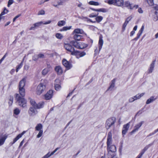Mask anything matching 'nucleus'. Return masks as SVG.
<instances>
[{
    "label": "nucleus",
    "mask_w": 158,
    "mask_h": 158,
    "mask_svg": "<svg viewBox=\"0 0 158 158\" xmlns=\"http://www.w3.org/2000/svg\"><path fill=\"white\" fill-rule=\"evenodd\" d=\"M19 91L22 97H21L19 94H16V100L19 106L23 107H25L26 106L27 102L24 98H23L25 95V89L24 88H19Z\"/></svg>",
    "instance_id": "1"
},
{
    "label": "nucleus",
    "mask_w": 158,
    "mask_h": 158,
    "mask_svg": "<svg viewBox=\"0 0 158 158\" xmlns=\"http://www.w3.org/2000/svg\"><path fill=\"white\" fill-rule=\"evenodd\" d=\"M116 121V118L112 117L108 119L105 123V127L106 129H109L112 126L114 125Z\"/></svg>",
    "instance_id": "2"
},
{
    "label": "nucleus",
    "mask_w": 158,
    "mask_h": 158,
    "mask_svg": "<svg viewBox=\"0 0 158 158\" xmlns=\"http://www.w3.org/2000/svg\"><path fill=\"white\" fill-rule=\"evenodd\" d=\"M46 89V85L42 83H40L37 86L36 93L37 95H40Z\"/></svg>",
    "instance_id": "3"
},
{
    "label": "nucleus",
    "mask_w": 158,
    "mask_h": 158,
    "mask_svg": "<svg viewBox=\"0 0 158 158\" xmlns=\"http://www.w3.org/2000/svg\"><path fill=\"white\" fill-rule=\"evenodd\" d=\"M29 100L32 106L31 107L36 108L37 109H40L43 107L44 104L43 102H41L37 104L34 100L31 99H30Z\"/></svg>",
    "instance_id": "4"
},
{
    "label": "nucleus",
    "mask_w": 158,
    "mask_h": 158,
    "mask_svg": "<svg viewBox=\"0 0 158 158\" xmlns=\"http://www.w3.org/2000/svg\"><path fill=\"white\" fill-rule=\"evenodd\" d=\"M152 15L154 21H156L158 20V6L154 7L152 11Z\"/></svg>",
    "instance_id": "5"
},
{
    "label": "nucleus",
    "mask_w": 158,
    "mask_h": 158,
    "mask_svg": "<svg viewBox=\"0 0 158 158\" xmlns=\"http://www.w3.org/2000/svg\"><path fill=\"white\" fill-rule=\"evenodd\" d=\"M36 108L33 107H30L28 111V113L30 116H33L36 114L38 113L36 110Z\"/></svg>",
    "instance_id": "6"
},
{
    "label": "nucleus",
    "mask_w": 158,
    "mask_h": 158,
    "mask_svg": "<svg viewBox=\"0 0 158 158\" xmlns=\"http://www.w3.org/2000/svg\"><path fill=\"white\" fill-rule=\"evenodd\" d=\"M85 54L86 53L85 52H80L75 50L73 53H72V55L75 56L76 58L78 59L84 56Z\"/></svg>",
    "instance_id": "7"
},
{
    "label": "nucleus",
    "mask_w": 158,
    "mask_h": 158,
    "mask_svg": "<svg viewBox=\"0 0 158 158\" xmlns=\"http://www.w3.org/2000/svg\"><path fill=\"white\" fill-rule=\"evenodd\" d=\"M64 47L66 50L71 53V55H72V53H73L75 51L74 48L68 44H64Z\"/></svg>",
    "instance_id": "8"
},
{
    "label": "nucleus",
    "mask_w": 158,
    "mask_h": 158,
    "mask_svg": "<svg viewBox=\"0 0 158 158\" xmlns=\"http://www.w3.org/2000/svg\"><path fill=\"white\" fill-rule=\"evenodd\" d=\"M112 132L110 131L108 133L107 138V147L110 145H112Z\"/></svg>",
    "instance_id": "9"
},
{
    "label": "nucleus",
    "mask_w": 158,
    "mask_h": 158,
    "mask_svg": "<svg viewBox=\"0 0 158 158\" xmlns=\"http://www.w3.org/2000/svg\"><path fill=\"white\" fill-rule=\"evenodd\" d=\"M152 144L153 143H151L145 146L144 148L141 150V152L137 156V158H141L145 152L150 146L152 145Z\"/></svg>",
    "instance_id": "10"
},
{
    "label": "nucleus",
    "mask_w": 158,
    "mask_h": 158,
    "mask_svg": "<svg viewBox=\"0 0 158 158\" xmlns=\"http://www.w3.org/2000/svg\"><path fill=\"white\" fill-rule=\"evenodd\" d=\"M62 63L67 69H70L72 67V64L65 59H63V60Z\"/></svg>",
    "instance_id": "11"
},
{
    "label": "nucleus",
    "mask_w": 158,
    "mask_h": 158,
    "mask_svg": "<svg viewBox=\"0 0 158 158\" xmlns=\"http://www.w3.org/2000/svg\"><path fill=\"white\" fill-rule=\"evenodd\" d=\"M53 91L50 90H49L45 95V98L46 100L50 99L53 95Z\"/></svg>",
    "instance_id": "12"
},
{
    "label": "nucleus",
    "mask_w": 158,
    "mask_h": 158,
    "mask_svg": "<svg viewBox=\"0 0 158 158\" xmlns=\"http://www.w3.org/2000/svg\"><path fill=\"white\" fill-rule=\"evenodd\" d=\"M144 123L143 121H142L137 124L134 127V129L132 131L131 133H133L138 131L139 128Z\"/></svg>",
    "instance_id": "13"
},
{
    "label": "nucleus",
    "mask_w": 158,
    "mask_h": 158,
    "mask_svg": "<svg viewBox=\"0 0 158 158\" xmlns=\"http://www.w3.org/2000/svg\"><path fill=\"white\" fill-rule=\"evenodd\" d=\"M7 137V135L6 134L2 135L0 136V146L2 145Z\"/></svg>",
    "instance_id": "14"
},
{
    "label": "nucleus",
    "mask_w": 158,
    "mask_h": 158,
    "mask_svg": "<svg viewBox=\"0 0 158 158\" xmlns=\"http://www.w3.org/2000/svg\"><path fill=\"white\" fill-rule=\"evenodd\" d=\"M25 131H23L22 132L21 134H19L13 140V142H11L10 143V144L11 145H12L13 144H14L17 140H18L25 133Z\"/></svg>",
    "instance_id": "15"
},
{
    "label": "nucleus",
    "mask_w": 158,
    "mask_h": 158,
    "mask_svg": "<svg viewBox=\"0 0 158 158\" xmlns=\"http://www.w3.org/2000/svg\"><path fill=\"white\" fill-rule=\"evenodd\" d=\"M60 82V80L56 79L55 80V89L56 90H59L61 88V86L59 83Z\"/></svg>",
    "instance_id": "16"
},
{
    "label": "nucleus",
    "mask_w": 158,
    "mask_h": 158,
    "mask_svg": "<svg viewBox=\"0 0 158 158\" xmlns=\"http://www.w3.org/2000/svg\"><path fill=\"white\" fill-rule=\"evenodd\" d=\"M51 22V20H48L46 22L44 23L43 22L41 21L36 23H34L33 25H35L36 27H38L40 26L42 24H44V25L48 24L50 23Z\"/></svg>",
    "instance_id": "17"
},
{
    "label": "nucleus",
    "mask_w": 158,
    "mask_h": 158,
    "mask_svg": "<svg viewBox=\"0 0 158 158\" xmlns=\"http://www.w3.org/2000/svg\"><path fill=\"white\" fill-rule=\"evenodd\" d=\"M26 81V78H23L19 83V88H24Z\"/></svg>",
    "instance_id": "18"
},
{
    "label": "nucleus",
    "mask_w": 158,
    "mask_h": 158,
    "mask_svg": "<svg viewBox=\"0 0 158 158\" xmlns=\"http://www.w3.org/2000/svg\"><path fill=\"white\" fill-rule=\"evenodd\" d=\"M103 44V41L102 39V36L99 37V40L98 42V48L99 51L100 52L101 50L102 46Z\"/></svg>",
    "instance_id": "19"
},
{
    "label": "nucleus",
    "mask_w": 158,
    "mask_h": 158,
    "mask_svg": "<svg viewBox=\"0 0 158 158\" xmlns=\"http://www.w3.org/2000/svg\"><path fill=\"white\" fill-rule=\"evenodd\" d=\"M52 69V68L50 66H48V67L44 69L42 72V75L45 76L47 74V73L50 71Z\"/></svg>",
    "instance_id": "20"
},
{
    "label": "nucleus",
    "mask_w": 158,
    "mask_h": 158,
    "mask_svg": "<svg viewBox=\"0 0 158 158\" xmlns=\"http://www.w3.org/2000/svg\"><path fill=\"white\" fill-rule=\"evenodd\" d=\"M55 70L59 75H61L63 72L62 68L60 66H56L55 68Z\"/></svg>",
    "instance_id": "21"
},
{
    "label": "nucleus",
    "mask_w": 158,
    "mask_h": 158,
    "mask_svg": "<svg viewBox=\"0 0 158 158\" xmlns=\"http://www.w3.org/2000/svg\"><path fill=\"white\" fill-rule=\"evenodd\" d=\"M108 150L110 152H115L116 151V147L114 145H110L109 147H107Z\"/></svg>",
    "instance_id": "22"
},
{
    "label": "nucleus",
    "mask_w": 158,
    "mask_h": 158,
    "mask_svg": "<svg viewBox=\"0 0 158 158\" xmlns=\"http://www.w3.org/2000/svg\"><path fill=\"white\" fill-rule=\"evenodd\" d=\"M155 62V60L153 61L151 64L149 69H148V73H151L152 72V71L153 70L154 68Z\"/></svg>",
    "instance_id": "23"
},
{
    "label": "nucleus",
    "mask_w": 158,
    "mask_h": 158,
    "mask_svg": "<svg viewBox=\"0 0 158 158\" xmlns=\"http://www.w3.org/2000/svg\"><path fill=\"white\" fill-rule=\"evenodd\" d=\"M124 6L127 7L128 9L131 10L133 9V6L129 1H126L124 2Z\"/></svg>",
    "instance_id": "24"
},
{
    "label": "nucleus",
    "mask_w": 158,
    "mask_h": 158,
    "mask_svg": "<svg viewBox=\"0 0 158 158\" xmlns=\"http://www.w3.org/2000/svg\"><path fill=\"white\" fill-rule=\"evenodd\" d=\"M83 32V31L80 29H75L73 32V34H81Z\"/></svg>",
    "instance_id": "25"
},
{
    "label": "nucleus",
    "mask_w": 158,
    "mask_h": 158,
    "mask_svg": "<svg viewBox=\"0 0 158 158\" xmlns=\"http://www.w3.org/2000/svg\"><path fill=\"white\" fill-rule=\"evenodd\" d=\"M73 39L76 40H80L83 37L80 34H73Z\"/></svg>",
    "instance_id": "26"
},
{
    "label": "nucleus",
    "mask_w": 158,
    "mask_h": 158,
    "mask_svg": "<svg viewBox=\"0 0 158 158\" xmlns=\"http://www.w3.org/2000/svg\"><path fill=\"white\" fill-rule=\"evenodd\" d=\"M124 5L123 0H116L115 6H122Z\"/></svg>",
    "instance_id": "27"
},
{
    "label": "nucleus",
    "mask_w": 158,
    "mask_h": 158,
    "mask_svg": "<svg viewBox=\"0 0 158 158\" xmlns=\"http://www.w3.org/2000/svg\"><path fill=\"white\" fill-rule=\"evenodd\" d=\"M115 79H113L111 81V84L109 87L108 89L107 90H109L111 89V90H112L113 88L115 86Z\"/></svg>",
    "instance_id": "28"
},
{
    "label": "nucleus",
    "mask_w": 158,
    "mask_h": 158,
    "mask_svg": "<svg viewBox=\"0 0 158 158\" xmlns=\"http://www.w3.org/2000/svg\"><path fill=\"white\" fill-rule=\"evenodd\" d=\"M156 99V98H155L154 96H151L150 98L147 100L146 104H149L151 102H152Z\"/></svg>",
    "instance_id": "29"
},
{
    "label": "nucleus",
    "mask_w": 158,
    "mask_h": 158,
    "mask_svg": "<svg viewBox=\"0 0 158 158\" xmlns=\"http://www.w3.org/2000/svg\"><path fill=\"white\" fill-rule=\"evenodd\" d=\"M79 49H83L86 48L87 45L86 44L83 42H79Z\"/></svg>",
    "instance_id": "30"
},
{
    "label": "nucleus",
    "mask_w": 158,
    "mask_h": 158,
    "mask_svg": "<svg viewBox=\"0 0 158 158\" xmlns=\"http://www.w3.org/2000/svg\"><path fill=\"white\" fill-rule=\"evenodd\" d=\"M144 28V26L143 25L140 29L138 33L137 34V36H138V37H140V36L142 35Z\"/></svg>",
    "instance_id": "31"
},
{
    "label": "nucleus",
    "mask_w": 158,
    "mask_h": 158,
    "mask_svg": "<svg viewBox=\"0 0 158 158\" xmlns=\"http://www.w3.org/2000/svg\"><path fill=\"white\" fill-rule=\"evenodd\" d=\"M70 44L71 45H73L75 48H78L79 42H77L75 41H72L70 42Z\"/></svg>",
    "instance_id": "32"
},
{
    "label": "nucleus",
    "mask_w": 158,
    "mask_h": 158,
    "mask_svg": "<svg viewBox=\"0 0 158 158\" xmlns=\"http://www.w3.org/2000/svg\"><path fill=\"white\" fill-rule=\"evenodd\" d=\"M72 27V26H70L69 27L65 26L63 27L62 28L60 29V31H66L71 29Z\"/></svg>",
    "instance_id": "33"
},
{
    "label": "nucleus",
    "mask_w": 158,
    "mask_h": 158,
    "mask_svg": "<svg viewBox=\"0 0 158 158\" xmlns=\"http://www.w3.org/2000/svg\"><path fill=\"white\" fill-rule=\"evenodd\" d=\"M66 24V22L64 20H60L57 23L58 26L61 27L64 25Z\"/></svg>",
    "instance_id": "34"
},
{
    "label": "nucleus",
    "mask_w": 158,
    "mask_h": 158,
    "mask_svg": "<svg viewBox=\"0 0 158 158\" xmlns=\"http://www.w3.org/2000/svg\"><path fill=\"white\" fill-rule=\"evenodd\" d=\"M55 36L57 39L60 40H61L64 38V36L62 34L59 33H57L56 34Z\"/></svg>",
    "instance_id": "35"
},
{
    "label": "nucleus",
    "mask_w": 158,
    "mask_h": 158,
    "mask_svg": "<svg viewBox=\"0 0 158 158\" xmlns=\"http://www.w3.org/2000/svg\"><path fill=\"white\" fill-rule=\"evenodd\" d=\"M42 127L43 126L41 124H38L35 127V130L38 131H40V130H42Z\"/></svg>",
    "instance_id": "36"
},
{
    "label": "nucleus",
    "mask_w": 158,
    "mask_h": 158,
    "mask_svg": "<svg viewBox=\"0 0 158 158\" xmlns=\"http://www.w3.org/2000/svg\"><path fill=\"white\" fill-rule=\"evenodd\" d=\"M116 0H107V2L109 4H113L115 6Z\"/></svg>",
    "instance_id": "37"
},
{
    "label": "nucleus",
    "mask_w": 158,
    "mask_h": 158,
    "mask_svg": "<svg viewBox=\"0 0 158 158\" xmlns=\"http://www.w3.org/2000/svg\"><path fill=\"white\" fill-rule=\"evenodd\" d=\"M144 95V93H142L140 94H138L134 96V98L135 100L140 98L141 97L143 96Z\"/></svg>",
    "instance_id": "38"
},
{
    "label": "nucleus",
    "mask_w": 158,
    "mask_h": 158,
    "mask_svg": "<svg viewBox=\"0 0 158 158\" xmlns=\"http://www.w3.org/2000/svg\"><path fill=\"white\" fill-rule=\"evenodd\" d=\"M89 4L90 5L94 6H98L99 5V3L98 2H96L94 1H90L89 2Z\"/></svg>",
    "instance_id": "39"
},
{
    "label": "nucleus",
    "mask_w": 158,
    "mask_h": 158,
    "mask_svg": "<svg viewBox=\"0 0 158 158\" xmlns=\"http://www.w3.org/2000/svg\"><path fill=\"white\" fill-rule=\"evenodd\" d=\"M23 65V61H22L20 64L17 65L16 67V71L17 72H18L19 70L20 69Z\"/></svg>",
    "instance_id": "40"
},
{
    "label": "nucleus",
    "mask_w": 158,
    "mask_h": 158,
    "mask_svg": "<svg viewBox=\"0 0 158 158\" xmlns=\"http://www.w3.org/2000/svg\"><path fill=\"white\" fill-rule=\"evenodd\" d=\"M147 3L150 6H152L154 4V0H145Z\"/></svg>",
    "instance_id": "41"
},
{
    "label": "nucleus",
    "mask_w": 158,
    "mask_h": 158,
    "mask_svg": "<svg viewBox=\"0 0 158 158\" xmlns=\"http://www.w3.org/2000/svg\"><path fill=\"white\" fill-rule=\"evenodd\" d=\"M96 17V20L98 23L100 22L103 19V17L102 16H99Z\"/></svg>",
    "instance_id": "42"
},
{
    "label": "nucleus",
    "mask_w": 158,
    "mask_h": 158,
    "mask_svg": "<svg viewBox=\"0 0 158 158\" xmlns=\"http://www.w3.org/2000/svg\"><path fill=\"white\" fill-rule=\"evenodd\" d=\"M13 97L12 96H10L9 98V100L8 101V104L9 106H10L12 105L13 102Z\"/></svg>",
    "instance_id": "43"
},
{
    "label": "nucleus",
    "mask_w": 158,
    "mask_h": 158,
    "mask_svg": "<svg viewBox=\"0 0 158 158\" xmlns=\"http://www.w3.org/2000/svg\"><path fill=\"white\" fill-rule=\"evenodd\" d=\"M130 126V123H128L127 124L124 125L123 128L127 131L128 130Z\"/></svg>",
    "instance_id": "44"
},
{
    "label": "nucleus",
    "mask_w": 158,
    "mask_h": 158,
    "mask_svg": "<svg viewBox=\"0 0 158 158\" xmlns=\"http://www.w3.org/2000/svg\"><path fill=\"white\" fill-rule=\"evenodd\" d=\"M20 110L18 108H16L14 110V113L16 115L19 114L20 112Z\"/></svg>",
    "instance_id": "45"
},
{
    "label": "nucleus",
    "mask_w": 158,
    "mask_h": 158,
    "mask_svg": "<svg viewBox=\"0 0 158 158\" xmlns=\"http://www.w3.org/2000/svg\"><path fill=\"white\" fill-rule=\"evenodd\" d=\"M8 12V10L6 9L5 8L3 11L0 14V15L2 16L4 14H6Z\"/></svg>",
    "instance_id": "46"
},
{
    "label": "nucleus",
    "mask_w": 158,
    "mask_h": 158,
    "mask_svg": "<svg viewBox=\"0 0 158 158\" xmlns=\"http://www.w3.org/2000/svg\"><path fill=\"white\" fill-rule=\"evenodd\" d=\"M59 149V148H56L55 149L54 151H53L50 154H49H49L48 155L50 157L52 155H53Z\"/></svg>",
    "instance_id": "47"
},
{
    "label": "nucleus",
    "mask_w": 158,
    "mask_h": 158,
    "mask_svg": "<svg viewBox=\"0 0 158 158\" xmlns=\"http://www.w3.org/2000/svg\"><path fill=\"white\" fill-rule=\"evenodd\" d=\"M97 11L98 12H105L106 11V10L104 8H101L99 9H98V10H97Z\"/></svg>",
    "instance_id": "48"
},
{
    "label": "nucleus",
    "mask_w": 158,
    "mask_h": 158,
    "mask_svg": "<svg viewBox=\"0 0 158 158\" xmlns=\"http://www.w3.org/2000/svg\"><path fill=\"white\" fill-rule=\"evenodd\" d=\"M158 131V130H157V129L155 130L153 132L150 133L147 136V137H148L154 135V134H155Z\"/></svg>",
    "instance_id": "49"
},
{
    "label": "nucleus",
    "mask_w": 158,
    "mask_h": 158,
    "mask_svg": "<svg viewBox=\"0 0 158 158\" xmlns=\"http://www.w3.org/2000/svg\"><path fill=\"white\" fill-rule=\"evenodd\" d=\"M43 132V131L42 130H40V131H39L38 134L37 136V137L38 138L40 137L42 135Z\"/></svg>",
    "instance_id": "50"
},
{
    "label": "nucleus",
    "mask_w": 158,
    "mask_h": 158,
    "mask_svg": "<svg viewBox=\"0 0 158 158\" xmlns=\"http://www.w3.org/2000/svg\"><path fill=\"white\" fill-rule=\"evenodd\" d=\"M39 58L38 55H35L32 57L33 60H37Z\"/></svg>",
    "instance_id": "51"
},
{
    "label": "nucleus",
    "mask_w": 158,
    "mask_h": 158,
    "mask_svg": "<svg viewBox=\"0 0 158 158\" xmlns=\"http://www.w3.org/2000/svg\"><path fill=\"white\" fill-rule=\"evenodd\" d=\"M44 14H45L44 11L43 10H41L39 12L38 15H44Z\"/></svg>",
    "instance_id": "52"
},
{
    "label": "nucleus",
    "mask_w": 158,
    "mask_h": 158,
    "mask_svg": "<svg viewBox=\"0 0 158 158\" xmlns=\"http://www.w3.org/2000/svg\"><path fill=\"white\" fill-rule=\"evenodd\" d=\"M128 23H127V22L126 21L125 22L123 27V31L125 30V27H126Z\"/></svg>",
    "instance_id": "53"
},
{
    "label": "nucleus",
    "mask_w": 158,
    "mask_h": 158,
    "mask_svg": "<svg viewBox=\"0 0 158 158\" xmlns=\"http://www.w3.org/2000/svg\"><path fill=\"white\" fill-rule=\"evenodd\" d=\"M13 0H9L7 6L9 7L13 3Z\"/></svg>",
    "instance_id": "54"
},
{
    "label": "nucleus",
    "mask_w": 158,
    "mask_h": 158,
    "mask_svg": "<svg viewBox=\"0 0 158 158\" xmlns=\"http://www.w3.org/2000/svg\"><path fill=\"white\" fill-rule=\"evenodd\" d=\"M138 12L140 14H142L143 11L142 9L140 8L139 7L138 8Z\"/></svg>",
    "instance_id": "55"
},
{
    "label": "nucleus",
    "mask_w": 158,
    "mask_h": 158,
    "mask_svg": "<svg viewBox=\"0 0 158 158\" xmlns=\"http://www.w3.org/2000/svg\"><path fill=\"white\" fill-rule=\"evenodd\" d=\"M132 17L131 16H130L127 18L125 21L128 23L129 21L132 19Z\"/></svg>",
    "instance_id": "56"
},
{
    "label": "nucleus",
    "mask_w": 158,
    "mask_h": 158,
    "mask_svg": "<svg viewBox=\"0 0 158 158\" xmlns=\"http://www.w3.org/2000/svg\"><path fill=\"white\" fill-rule=\"evenodd\" d=\"M98 13L96 15H94V14L92 13L89 15V17L91 18L96 17L98 16Z\"/></svg>",
    "instance_id": "57"
},
{
    "label": "nucleus",
    "mask_w": 158,
    "mask_h": 158,
    "mask_svg": "<svg viewBox=\"0 0 158 158\" xmlns=\"http://www.w3.org/2000/svg\"><path fill=\"white\" fill-rule=\"evenodd\" d=\"M135 100V99L134 98V97L130 98L129 100V102H134Z\"/></svg>",
    "instance_id": "58"
},
{
    "label": "nucleus",
    "mask_w": 158,
    "mask_h": 158,
    "mask_svg": "<svg viewBox=\"0 0 158 158\" xmlns=\"http://www.w3.org/2000/svg\"><path fill=\"white\" fill-rule=\"evenodd\" d=\"M39 58H44V55L41 53L39 54H38Z\"/></svg>",
    "instance_id": "59"
},
{
    "label": "nucleus",
    "mask_w": 158,
    "mask_h": 158,
    "mask_svg": "<svg viewBox=\"0 0 158 158\" xmlns=\"http://www.w3.org/2000/svg\"><path fill=\"white\" fill-rule=\"evenodd\" d=\"M49 153V152H48L47 154L45 155L42 158H48L50 157V156L48 155V154Z\"/></svg>",
    "instance_id": "60"
},
{
    "label": "nucleus",
    "mask_w": 158,
    "mask_h": 158,
    "mask_svg": "<svg viewBox=\"0 0 158 158\" xmlns=\"http://www.w3.org/2000/svg\"><path fill=\"white\" fill-rule=\"evenodd\" d=\"M127 130L124 129L123 128V130H122V134L123 135H125L126 133H127Z\"/></svg>",
    "instance_id": "61"
},
{
    "label": "nucleus",
    "mask_w": 158,
    "mask_h": 158,
    "mask_svg": "<svg viewBox=\"0 0 158 158\" xmlns=\"http://www.w3.org/2000/svg\"><path fill=\"white\" fill-rule=\"evenodd\" d=\"M133 6V9H137L138 8L139 6L137 5H135L134 6Z\"/></svg>",
    "instance_id": "62"
},
{
    "label": "nucleus",
    "mask_w": 158,
    "mask_h": 158,
    "mask_svg": "<svg viewBox=\"0 0 158 158\" xmlns=\"http://www.w3.org/2000/svg\"><path fill=\"white\" fill-rule=\"evenodd\" d=\"M135 33V31H132L130 33V36H132Z\"/></svg>",
    "instance_id": "63"
},
{
    "label": "nucleus",
    "mask_w": 158,
    "mask_h": 158,
    "mask_svg": "<svg viewBox=\"0 0 158 158\" xmlns=\"http://www.w3.org/2000/svg\"><path fill=\"white\" fill-rule=\"evenodd\" d=\"M36 27L35 26V25H33L29 29V30H34L35 29V28Z\"/></svg>",
    "instance_id": "64"
}]
</instances>
